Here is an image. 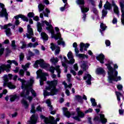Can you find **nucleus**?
<instances>
[{"label":"nucleus","instance_id":"09e8293b","mask_svg":"<svg viewBox=\"0 0 124 124\" xmlns=\"http://www.w3.org/2000/svg\"><path fill=\"white\" fill-rule=\"evenodd\" d=\"M11 46L12 47V49H13V50H16V49H17V46L15 45V40L12 41Z\"/></svg>","mask_w":124,"mask_h":124},{"label":"nucleus","instance_id":"f03ea898","mask_svg":"<svg viewBox=\"0 0 124 124\" xmlns=\"http://www.w3.org/2000/svg\"><path fill=\"white\" fill-rule=\"evenodd\" d=\"M47 84L49 85V87L46 88V91H49L50 92H47L46 90L44 91V96L47 95H56L59 92V90L56 89V86L58 84V80H54L53 81H48Z\"/></svg>","mask_w":124,"mask_h":124},{"label":"nucleus","instance_id":"680f3d73","mask_svg":"<svg viewBox=\"0 0 124 124\" xmlns=\"http://www.w3.org/2000/svg\"><path fill=\"white\" fill-rule=\"evenodd\" d=\"M31 113H35V109H34V105H31Z\"/></svg>","mask_w":124,"mask_h":124},{"label":"nucleus","instance_id":"c85d7f7f","mask_svg":"<svg viewBox=\"0 0 124 124\" xmlns=\"http://www.w3.org/2000/svg\"><path fill=\"white\" fill-rule=\"evenodd\" d=\"M107 28V26H106V25L104 24L103 22L101 23L100 31L102 35H103V33L102 32L104 31Z\"/></svg>","mask_w":124,"mask_h":124},{"label":"nucleus","instance_id":"5fc2aeb1","mask_svg":"<svg viewBox=\"0 0 124 124\" xmlns=\"http://www.w3.org/2000/svg\"><path fill=\"white\" fill-rule=\"evenodd\" d=\"M24 58H25V55L23 53H21L19 55L20 62H22V61L24 60Z\"/></svg>","mask_w":124,"mask_h":124},{"label":"nucleus","instance_id":"0eeeda50","mask_svg":"<svg viewBox=\"0 0 124 124\" xmlns=\"http://www.w3.org/2000/svg\"><path fill=\"white\" fill-rule=\"evenodd\" d=\"M38 64L41 66V67H42L43 68H45V69H47V68H49L50 65L49 64L46 63L44 60L43 59H40L39 60H37L35 63L34 64V67L35 68H36L38 67Z\"/></svg>","mask_w":124,"mask_h":124},{"label":"nucleus","instance_id":"69168bd1","mask_svg":"<svg viewBox=\"0 0 124 124\" xmlns=\"http://www.w3.org/2000/svg\"><path fill=\"white\" fill-rule=\"evenodd\" d=\"M33 51L36 55H39L40 54L39 50H38V49H34Z\"/></svg>","mask_w":124,"mask_h":124},{"label":"nucleus","instance_id":"3c124183","mask_svg":"<svg viewBox=\"0 0 124 124\" xmlns=\"http://www.w3.org/2000/svg\"><path fill=\"white\" fill-rule=\"evenodd\" d=\"M119 3L121 7V13H122V10H123V11H124V0H123L122 1L120 2Z\"/></svg>","mask_w":124,"mask_h":124},{"label":"nucleus","instance_id":"e2e57ef3","mask_svg":"<svg viewBox=\"0 0 124 124\" xmlns=\"http://www.w3.org/2000/svg\"><path fill=\"white\" fill-rule=\"evenodd\" d=\"M119 113L121 116H124V109H119Z\"/></svg>","mask_w":124,"mask_h":124},{"label":"nucleus","instance_id":"0e129e2a","mask_svg":"<svg viewBox=\"0 0 124 124\" xmlns=\"http://www.w3.org/2000/svg\"><path fill=\"white\" fill-rule=\"evenodd\" d=\"M75 55L76 56L78 55L79 54V49H78V48H75Z\"/></svg>","mask_w":124,"mask_h":124},{"label":"nucleus","instance_id":"5701e85b","mask_svg":"<svg viewBox=\"0 0 124 124\" xmlns=\"http://www.w3.org/2000/svg\"><path fill=\"white\" fill-rule=\"evenodd\" d=\"M66 62H67V59H66V57H63V60H62V66H63L65 68L64 72L66 73L67 72V66L66 65Z\"/></svg>","mask_w":124,"mask_h":124},{"label":"nucleus","instance_id":"f257e3e1","mask_svg":"<svg viewBox=\"0 0 124 124\" xmlns=\"http://www.w3.org/2000/svg\"><path fill=\"white\" fill-rule=\"evenodd\" d=\"M17 80L18 81H20V82H21V89L22 90H23V91L20 94V96H21V97H23L24 98L27 97V95L30 94V92H31L33 97L36 96V93H35V91L31 88L32 84L34 83V79L33 78H30V81L28 82L24 79H21V78H18Z\"/></svg>","mask_w":124,"mask_h":124},{"label":"nucleus","instance_id":"aec40b11","mask_svg":"<svg viewBox=\"0 0 124 124\" xmlns=\"http://www.w3.org/2000/svg\"><path fill=\"white\" fill-rule=\"evenodd\" d=\"M80 49H79V51H80V52H83V51H87V48H89V47L90 46V44H84L83 43H80Z\"/></svg>","mask_w":124,"mask_h":124},{"label":"nucleus","instance_id":"de8ad7c7","mask_svg":"<svg viewBox=\"0 0 124 124\" xmlns=\"http://www.w3.org/2000/svg\"><path fill=\"white\" fill-rule=\"evenodd\" d=\"M69 7V5L68 3L65 4L63 7H62L60 8L61 11H64L66 8H68Z\"/></svg>","mask_w":124,"mask_h":124},{"label":"nucleus","instance_id":"a878e982","mask_svg":"<svg viewBox=\"0 0 124 124\" xmlns=\"http://www.w3.org/2000/svg\"><path fill=\"white\" fill-rule=\"evenodd\" d=\"M96 60L100 62V63H104V55L100 54L96 57Z\"/></svg>","mask_w":124,"mask_h":124},{"label":"nucleus","instance_id":"dca6fc26","mask_svg":"<svg viewBox=\"0 0 124 124\" xmlns=\"http://www.w3.org/2000/svg\"><path fill=\"white\" fill-rule=\"evenodd\" d=\"M50 48L52 51L55 50V55H58L60 54V52H61V48L60 47V46L55 45V44H54V43H51Z\"/></svg>","mask_w":124,"mask_h":124},{"label":"nucleus","instance_id":"49530a36","mask_svg":"<svg viewBox=\"0 0 124 124\" xmlns=\"http://www.w3.org/2000/svg\"><path fill=\"white\" fill-rule=\"evenodd\" d=\"M30 65H31V63H27L25 65H22V67L24 69V70L26 71V70H28V68L30 67Z\"/></svg>","mask_w":124,"mask_h":124},{"label":"nucleus","instance_id":"ea45409f","mask_svg":"<svg viewBox=\"0 0 124 124\" xmlns=\"http://www.w3.org/2000/svg\"><path fill=\"white\" fill-rule=\"evenodd\" d=\"M118 101H121V96H123V94L119 92H115Z\"/></svg>","mask_w":124,"mask_h":124},{"label":"nucleus","instance_id":"8fccbe9b","mask_svg":"<svg viewBox=\"0 0 124 124\" xmlns=\"http://www.w3.org/2000/svg\"><path fill=\"white\" fill-rule=\"evenodd\" d=\"M121 23L124 26V11L122 10Z\"/></svg>","mask_w":124,"mask_h":124},{"label":"nucleus","instance_id":"e433bc0d","mask_svg":"<svg viewBox=\"0 0 124 124\" xmlns=\"http://www.w3.org/2000/svg\"><path fill=\"white\" fill-rule=\"evenodd\" d=\"M21 103L23 105L25 109H27L29 107V104H28V102L25 99L21 100Z\"/></svg>","mask_w":124,"mask_h":124},{"label":"nucleus","instance_id":"c03bdc74","mask_svg":"<svg viewBox=\"0 0 124 124\" xmlns=\"http://www.w3.org/2000/svg\"><path fill=\"white\" fill-rule=\"evenodd\" d=\"M55 69L58 73L57 76L60 78L61 77V70L60 69V66H56Z\"/></svg>","mask_w":124,"mask_h":124},{"label":"nucleus","instance_id":"2f4dec72","mask_svg":"<svg viewBox=\"0 0 124 124\" xmlns=\"http://www.w3.org/2000/svg\"><path fill=\"white\" fill-rule=\"evenodd\" d=\"M38 45L39 44L37 42H36L35 43H30L27 45V47L29 48H36Z\"/></svg>","mask_w":124,"mask_h":124},{"label":"nucleus","instance_id":"a211bd4d","mask_svg":"<svg viewBox=\"0 0 124 124\" xmlns=\"http://www.w3.org/2000/svg\"><path fill=\"white\" fill-rule=\"evenodd\" d=\"M67 57L69 61L68 63H70L71 64H73L74 62H75V60L74 58L73 54L71 51H70L67 54Z\"/></svg>","mask_w":124,"mask_h":124},{"label":"nucleus","instance_id":"774afa93","mask_svg":"<svg viewBox=\"0 0 124 124\" xmlns=\"http://www.w3.org/2000/svg\"><path fill=\"white\" fill-rule=\"evenodd\" d=\"M118 23V20L116 18H114L112 20V24H117Z\"/></svg>","mask_w":124,"mask_h":124},{"label":"nucleus","instance_id":"4d7b16f0","mask_svg":"<svg viewBox=\"0 0 124 124\" xmlns=\"http://www.w3.org/2000/svg\"><path fill=\"white\" fill-rule=\"evenodd\" d=\"M114 78V81L115 82H118V81H121V80H122V78L121 77V76L118 77V76H117V77Z\"/></svg>","mask_w":124,"mask_h":124},{"label":"nucleus","instance_id":"4c0bfd02","mask_svg":"<svg viewBox=\"0 0 124 124\" xmlns=\"http://www.w3.org/2000/svg\"><path fill=\"white\" fill-rule=\"evenodd\" d=\"M39 12H41V11H43L44 10V8H45V5H43L42 3H40L38 6Z\"/></svg>","mask_w":124,"mask_h":124},{"label":"nucleus","instance_id":"4468645a","mask_svg":"<svg viewBox=\"0 0 124 124\" xmlns=\"http://www.w3.org/2000/svg\"><path fill=\"white\" fill-rule=\"evenodd\" d=\"M77 112L78 113V116L73 117V118L74 119V120H76L77 121H80V118H84V116H85V114L83 113L81 110H80L79 108H77Z\"/></svg>","mask_w":124,"mask_h":124},{"label":"nucleus","instance_id":"b1692460","mask_svg":"<svg viewBox=\"0 0 124 124\" xmlns=\"http://www.w3.org/2000/svg\"><path fill=\"white\" fill-rule=\"evenodd\" d=\"M83 79L86 80V83L88 85H91V84H92L91 82V81H92V76L90 74L86 75V76L84 77Z\"/></svg>","mask_w":124,"mask_h":124},{"label":"nucleus","instance_id":"39448f33","mask_svg":"<svg viewBox=\"0 0 124 124\" xmlns=\"http://www.w3.org/2000/svg\"><path fill=\"white\" fill-rule=\"evenodd\" d=\"M42 24H46V26H47L46 27V30H47L49 32L51 33L52 38H54V39H58L57 36L55 35V31H54L53 26H52V25H51V22H48L46 20L42 21Z\"/></svg>","mask_w":124,"mask_h":124},{"label":"nucleus","instance_id":"412c9836","mask_svg":"<svg viewBox=\"0 0 124 124\" xmlns=\"http://www.w3.org/2000/svg\"><path fill=\"white\" fill-rule=\"evenodd\" d=\"M63 85H64L65 89H66L65 93L67 94V95L69 96L70 94V92H69V90L66 89L67 88H69L70 89H71V87H72V84H70L68 85H67V83L65 82V81H63L62 82Z\"/></svg>","mask_w":124,"mask_h":124},{"label":"nucleus","instance_id":"a19ab883","mask_svg":"<svg viewBox=\"0 0 124 124\" xmlns=\"http://www.w3.org/2000/svg\"><path fill=\"white\" fill-rule=\"evenodd\" d=\"M46 103L47 104V106L49 108V110L52 111L53 110V106L51 105V101L50 99H48L46 101Z\"/></svg>","mask_w":124,"mask_h":124},{"label":"nucleus","instance_id":"9d476101","mask_svg":"<svg viewBox=\"0 0 124 124\" xmlns=\"http://www.w3.org/2000/svg\"><path fill=\"white\" fill-rule=\"evenodd\" d=\"M76 2L79 5L82 13L89 11V8H85V1L84 0H77Z\"/></svg>","mask_w":124,"mask_h":124},{"label":"nucleus","instance_id":"c756f323","mask_svg":"<svg viewBox=\"0 0 124 124\" xmlns=\"http://www.w3.org/2000/svg\"><path fill=\"white\" fill-rule=\"evenodd\" d=\"M88 62H83L81 63V67L82 68L83 70L84 71H86L88 68H89V67L88 66Z\"/></svg>","mask_w":124,"mask_h":124},{"label":"nucleus","instance_id":"473e14b6","mask_svg":"<svg viewBox=\"0 0 124 124\" xmlns=\"http://www.w3.org/2000/svg\"><path fill=\"white\" fill-rule=\"evenodd\" d=\"M41 37L43 40L47 41L48 40L49 37L46 33L43 32L41 33Z\"/></svg>","mask_w":124,"mask_h":124},{"label":"nucleus","instance_id":"864d4df0","mask_svg":"<svg viewBox=\"0 0 124 124\" xmlns=\"http://www.w3.org/2000/svg\"><path fill=\"white\" fill-rule=\"evenodd\" d=\"M46 13H47V14H45V13L43 12V14H44V16H45V17H49V13H50V10L48 9V8H46Z\"/></svg>","mask_w":124,"mask_h":124},{"label":"nucleus","instance_id":"c9c22d12","mask_svg":"<svg viewBox=\"0 0 124 124\" xmlns=\"http://www.w3.org/2000/svg\"><path fill=\"white\" fill-rule=\"evenodd\" d=\"M7 62H8V65H10V70L11 69V64H12V63H14V64H15V65H18V62H16L15 60H12V61H10V60H8L7 61ZM8 64H7V65H8Z\"/></svg>","mask_w":124,"mask_h":124},{"label":"nucleus","instance_id":"72a5a7b5","mask_svg":"<svg viewBox=\"0 0 124 124\" xmlns=\"http://www.w3.org/2000/svg\"><path fill=\"white\" fill-rule=\"evenodd\" d=\"M115 75L110 74L109 73V83H113V81H115L114 78H116V77H115Z\"/></svg>","mask_w":124,"mask_h":124},{"label":"nucleus","instance_id":"cd10ccee","mask_svg":"<svg viewBox=\"0 0 124 124\" xmlns=\"http://www.w3.org/2000/svg\"><path fill=\"white\" fill-rule=\"evenodd\" d=\"M9 97H10V100L12 102L14 101L15 99H16V100H19V99H20V96L17 94L11 95L9 96Z\"/></svg>","mask_w":124,"mask_h":124},{"label":"nucleus","instance_id":"79ce46f5","mask_svg":"<svg viewBox=\"0 0 124 124\" xmlns=\"http://www.w3.org/2000/svg\"><path fill=\"white\" fill-rule=\"evenodd\" d=\"M37 31L39 32H41L42 31V27H41V23L39 22H38L37 23Z\"/></svg>","mask_w":124,"mask_h":124},{"label":"nucleus","instance_id":"20e7f679","mask_svg":"<svg viewBox=\"0 0 124 124\" xmlns=\"http://www.w3.org/2000/svg\"><path fill=\"white\" fill-rule=\"evenodd\" d=\"M36 73L37 75V78H40V85L41 86H42L44 84L43 82L47 80V78H46V77L49 76V75L46 73H43L42 72V70L41 69L38 70L36 72Z\"/></svg>","mask_w":124,"mask_h":124},{"label":"nucleus","instance_id":"bf43d9fd","mask_svg":"<svg viewBox=\"0 0 124 124\" xmlns=\"http://www.w3.org/2000/svg\"><path fill=\"white\" fill-rule=\"evenodd\" d=\"M25 73V72L24 71V70H20L19 72V75H20V76L23 77V76H24V74Z\"/></svg>","mask_w":124,"mask_h":124},{"label":"nucleus","instance_id":"7c9ffc66","mask_svg":"<svg viewBox=\"0 0 124 124\" xmlns=\"http://www.w3.org/2000/svg\"><path fill=\"white\" fill-rule=\"evenodd\" d=\"M62 110H63V114L65 116H66V117H67V118H70V115H71V114H70V113L69 112V111H68L67 108H63Z\"/></svg>","mask_w":124,"mask_h":124},{"label":"nucleus","instance_id":"1a4fd4ad","mask_svg":"<svg viewBox=\"0 0 124 124\" xmlns=\"http://www.w3.org/2000/svg\"><path fill=\"white\" fill-rule=\"evenodd\" d=\"M113 63L111 61H109V73L110 74H113L115 77L118 76V71L116 69L119 68V66L117 64H114L113 67L111 66V64Z\"/></svg>","mask_w":124,"mask_h":124},{"label":"nucleus","instance_id":"bb28decb","mask_svg":"<svg viewBox=\"0 0 124 124\" xmlns=\"http://www.w3.org/2000/svg\"><path fill=\"white\" fill-rule=\"evenodd\" d=\"M15 19H19V18H21L23 21L26 22L29 21V19L25 16L23 15H18V16H15Z\"/></svg>","mask_w":124,"mask_h":124},{"label":"nucleus","instance_id":"6e6d98bb","mask_svg":"<svg viewBox=\"0 0 124 124\" xmlns=\"http://www.w3.org/2000/svg\"><path fill=\"white\" fill-rule=\"evenodd\" d=\"M27 16L29 18H33V17H34V14L32 12H30L28 13Z\"/></svg>","mask_w":124,"mask_h":124},{"label":"nucleus","instance_id":"f3484780","mask_svg":"<svg viewBox=\"0 0 124 124\" xmlns=\"http://www.w3.org/2000/svg\"><path fill=\"white\" fill-rule=\"evenodd\" d=\"M6 71V72H9L10 71V65H4L2 64L0 66V73L1 71Z\"/></svg>","mask_w":124,"mask_h":124},{"label":"nucleus","instance_id":"ddd939ff","mask_svg":"<svg viewBox=\"0 0 124 124\" xmlns=\"http://www.w3.org/2000/svg\"><path fill=\"white\" fill-rule=\"evenodd\" d=\"M94 121L95 122H101L102 124H104L107 123V119L105 118L104 114H101L99 116H95L94 118Z\"/></svg>","mask_w":124,"mask_h":124},{"label":"nucleus","instance_id":"f8f14e48","mask_svg":"<svg viewBox=\"0 0 124 124\" xmlns=\"http://www.w3.org/2000/svg\"><path fill=\"white\" fill-rule=\"evenodd\" d=\"M0 7L2 8L1 11L0 12V16L1 17H4L7 20L8 19V14L6 12V9L4 7V5L0 3Z\"/></svg>","mask_w":124,"mask_h":124},{"label":"nucleus","instance_id":"338daca9","mask_svg":"<svg viewBox=\"0 0 124 124\" xmlns=\"http://www.w3.org/2000/svg\"><path fill=\"white\" fill-rule=\"evenodd\" d=\"M3 52H4V48H1L0 49V57L3 54Z\"/></svg>","mask_w":124,"mask_h":124},{"label":"nucleus","instance_id":"37998d69","mask_svg":"<svg viewBox=\"0 0 124 124\" xmlns=\"http://www.w3.org/2000/svg\"><path fill=\"white\" fill-rule=\"evenodd\" d=\"M50 62H52V63H54V64L57 63V62H59V59H58V58H55V57H52L50 59Z\"/></svg>","mask_w":124,"mask_h":124},{"label":"nucleus","instance_id":"a18cd8bd","mask_svg":"<svg viewBox=\"0 0 124 124\" xmlns=\"http://www.w3.org/2000/svg\"><path fill=\"white\" fill-rule=\"evenodd\" d=\"M76 99L80 102V103H83V99L82 97L79 95L76 96Z\"/></svg>","mask_w":124,"mask_h":124},{"label":"nucleus","instance_id":"393cba45","mask_svg":"<svg viewBox=\"0 0 124 124\" xmlns=\"http://www.w3.org/2000/svg\"><path fill=\"white\" fill-rule=\"evenodd\" d=\"M38 119V116L37 115H32L31 117L30 123L31 124H36Z\"/></svg>","mask_w":124,"mask_h":124},{"label":"nucleus","instance_id":"6ab92c4d","mask_svg":"<svg viewBox=\"0 0 124 124\" xmlns=\"http://www.w3.org/2000/svg\"><path fill=\"white\" fill-rule=\"evenodd\" d=\"M104 8L105 9L102 11V18H104L107 15V9H109V2L108 1H107L106 3L104 5Z\"/></svg>","mask_w":124,"mask_h":124},{"label":"nucleus","instance_id":"6e6552de","mask_svg":"<svg viewBox=\"0 0 124 124\" xmlns=\"http://www.w3.org/2000/svg\"><path fill=\"white\" fill-rule=\"evenodd\" d=\"M0 27L1 30H6L5 32L7 36H10V35H11L12 34L11 31H10V27H12L11 29L15 28V25L13 26L12 24L11 23H9L5 25H0Z\"/></svg>","mask_w":124,"mask_h":124},{"label":"nucleus","instance_id":"603ef678","mask_svg":"<svg viewBox=\"0 0 124 124\" xmlns=\"http://www.w3.org/2000/svg\"><path fill=\"white\" fill-rule=\"evenodd\" d=\"M91 101L92 104V106L93 107L96 106V102H95V99H94V98H91Z\"/></svg>","mask_w":124,"mask_h":124},{"label":"nucleus","instance_id":"2eb2a0df","mask_svg":"<svg viewBox=\"0 0 124 124\" xmlns=\"http://www.w3.org/2000/svg\"><path fill=\"white\" fill-rule=\"evenodd\" d=\"M33 35V31L32 29L31 28V25H28L27 26V33H26V36L29 39H31Z\"/></svg>","mask_w":124,"mask_h":124},{"label":"nucleus","instance_id":"58836bf2","mask_svg":"<svg viewBox=\"0 0 124 124\" xmlns=\"http://www.w3.org/2000/svg\"><path fill=\"white\" fill-rule=\"evenodd\" d=\"M76 57H78V58H79L80 59H88V55H85V54H80L78 53Z\"/></svg>","mask_w":124,"mask_h":124},{"label":"nucleus","instance_id":"9b49d317","mask_svg":"<svg viewBox=\"0 0 124 124\" xmlns=\"http://www.w3.org/2000/svg\"><path fill=\"white\" fill-rule=\"evenodd\" d=\"M55 31H57V33L56 34H54V35L56 36L57 39H55L56 40H58L59 39L60 41L57 42L58 45H62V46H64V42L62 41V38L61 37V33L59 32L60 31V29L58 27H55Z\"/></svg>","mask_w":124,"mask_h":124},{"label":"nucleus","instance_id":"423d86ee","mask_svg":"<svg viewBox=\"0 0 124 124\" xmlns=\"http://www.w3.org/2000/svg\"><path fill=\"white\" fill-rule=\"evenodd\" d=\"M40 118L41 120H44L46 124H57V122H59L60 121L59 118H57L56 121H54V120H55L54 117H50L49 118H48L42 114L40 115Z\"/></svg>","mask_w":124,"mask_h":124},{"label":"nucleus","instance_id":"f704fd0d","mask_svg":"<svg viewBox=\"0 0 124 124\" xmlns=\"http://www.w3.org/2000/svg\"><path fill=\"white\" fill-rule=\"evenodd\" d=\"M104 73V70L102 68H98L96 70V74L97 75H100Z\"/></svg>","mask_w":124,"mask_h":124},{"label":"nucleus","instance_id":"7ed1b4c3","mask_svg":"<svg viewBox=\"0 0 124 124\" xmlns=\"http://www.w3.org/2000/svg\"><path fill=\"white\" fill-rule=\"evenodd\" d=\"M12 75L9 74L8 75H5L3 77V87L7 86L10 90H13L16 88V86L11 82H8L9 80H11Z\"/></svg>","mask_w":124,"mask_h":124},{"label":"nucleus","instance_id":"4be33fe9","mask_svg":"<svg viewBox=\"0 0 124 124\" xmlns=\"http://www.w3.org/2000/svg\"><path fill=\"white\" fill-rule=\"evenodd\" d=\"M112 5L113 6V12L117 15L118 17H119L120 15V11H119V8L117 6V5L115 3L114 1H112Z\"/></svg>","mask_w":124,"mask_h":124},{"label":"nucleus","instance_id":"052dcab7","mask_svg":"<svg viewBox=\"0 0 124 124\" xmlns=\"http://www.w3.org/2000/svg\"><path fill=\"white\" fill-rule=\"evenodd\" d=\"M123 85L121 84H119L117 86V88L119 91H123Z\"/></svg>","mask_w":124,"mask_h":124},{"label":"nucleus","instance_id":"13d9d810","mask_svg":"<svg viewBox=\"0 0 124 124\" xmlns=\"http://www.w3.org/2000/svg\"><path fill=\"white\" fill-rule=\"evenodd\" d=\"M55 69L56 70V67L55 68L54 67H51L49 69V71H50V72L51 73H54L55 72Z\"/></svg>","mask_w":124,"mask_h":124}]
</instances>
